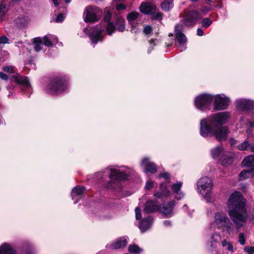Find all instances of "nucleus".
Listing matches in <instances>:
<instances>
[{
    "mask_svg": "<svg viewBox=\"0 0 254 254\" xmlns=\"http://www.w3.org/2000/svg\"><path fill=\"white\" fill-rule=\"evenodd\" d=\"M229 114L227 112L213 114L201 120L200 133L203 137L214 136L219 141L225 140L229 133L227 126H222L227 122Z\"/></svg>",
    "mask_w": 254,
    "mask_h": 254,
    "instance_id": "nucleus-1",
    "label": "nucleus"
},
{
    "mask_svg": "<svg viewBox=\"0 0 254 254\" xmlns=\"http://www.w3.org/2000/svg\"><path fill=\"white\" fill-rule=\"evenodd\" d=\"M246 200L238 191L233 192L228 200V214L237 229L243 227L248 219Z\"/></svg>",
    "mask_w": 254,
    "mask_h": 254,
    "instance_id": "nucleus-2",
    "label": "nucleus"
},
{
    "mask_svg": "<svg viewBox=\"0 0 254 254\" xmlns=\"http://www.w3.org/2000/svg\"><path fill=\"white\" fill-rule=\"evenodd\" d=\"M197 186L198 192L203 195L206 202H213V199L210 194L213 188L212 179L207 177L201 178L197 181Z\"/></svg>",
    "mask_w": 254,
    "mask_h": 254,
    "instance_id": "nucleus-3",
    "label": "nucleus"
},
{
    "mask_svg": "<svg viewBox=\"0 0 254 254\" xmlns=\"http://www.w3.org/2000/svg\"><path fill=\"white\" fill-rule=\"evenodd\" d=\"M102 15V10L93 5H88L85 8L83 14L84 20L86 22L93 23L98 21Z\"/></svg>",
    "mask_w": 254,
    "mask_h": 254,
    "instance_id": "nucleus-4",
    "label": "nucleus"
},
{
    "mask_svg": "<svg viewBox=\"0 0 254 254\" xmlns=\"http://www.w3.org/2000/svg\"><path fill=\"white\" fill-rule=\"evenodd\" d=\"M212 225L218 229H225L230 233L233 224L225 213L218 212L215 214L214 220L212 223Z\"/></svg>",
    "mask_w": 254,
    "mask_h": 254,
    "instance_id": "nucleus-5",
    "label": "nucleus"
},
{
    "mask_svg": "<svg viewBox=\"0 0 254 254\" xmlns=\"http://www.w3.org/2000/svg\"><path fill=\"white\" fill-rule=\"evenodd\" d=\"M66 88L65 80L60 77H56L48 84L47 92L52 95L58 94L64 91Z\"/></svg>",
    "mask_w": 254,
    "mask_h": 254,
    "instance_id": "nucleus-6",
    "label": "nucleus"
},
{
    "mask_svg": "<svg viewBox=\"0 0 254 254\" xmlns=\"http://www.w3.org/2000/svg\"><path fill=\"white\" fill-rule=\"evenodd\" d=\"M213 100V96L210 94H202L197 96L194 100L195 107L203 111L207 109Z\"/></svg>",
    "mask_w": 254,
    "mask_h": 254,
    "instance_id": "nucleus-7",
    "label": "nucleus"
},
{
    "mask_svg": "<svg viewBox=\"0 0 254 254\" xmlns=\"http://www.w3.org/2000/svg\"><path fill=\"white\" fill-rule=\"evenodd\" d=\"M109 172L112 180H125L130 174L128 169L124 170L121 168L111 169Z\"/></svg>",
    "mask_w": 254,
    "mask_h": 254,
    "instance_id": "nucleus-8",
    "label": "nucleus"
},
{
    "mask_svg": "<svg viewBox=\"0 0 254 254\" xmlns=\"http://www.w3.org/2000/svg\"><path fill=\"white\" fill-rule=\"evenodd\" d=\"M214 108L216 110L227 109L229 105V99L224 95H217L213 97Z\"/></svg>",
    "mask_w": 254,
    "mask_h": 254,
    "instance_id": "nucleus-9",
    "label": "nucleus"
},
{
    "mask_svg": "<svg viewBox=\"0 0 254 254\" xmlns=\"http://www.w3.org/2000/svg\"><path fill=\"white\" fill-rule=\"evenodd\" d=\"M200 18L198 12L191 11L187 13L184 18V22L187 26H191L197 22Z\"/></svg>",
    "mask_w": 254,
    "mask_h": 254,
    "instance_id": "nucleus-10",
    "label": "nucleus"
},
{
    "mask_svg": "<svg viewBox=\"0 0 254 254\" xmlns=\"http://www.w3.org/2000/svg\"><path fill=\"white\" fill-rule=\"evenodd\" d=\"M236 105L239 109L248 110L254 108V102L250 100L239 99L236 101Z\"/></svg>",
    "mask_w": 254,
    "mask_h": 254,
    "instance_id": "nucleus-11",
    "label": "nucleus"
},
{
    "mask_svg": "<svg viewBox=\"0 0 254 254\" xmlns=\"http://www.w3.org/2000/svg\"><path fill=\"white\" fill-rule=\"evenodd\" d=\"M156 6L149 2H143L140 5L139 10L145 14L151 15L156 11Z\"/></svg>",
    "mask_w": 254,
    "mask_h": 254,
    "instance_id": "nucleus-12",
    "label": "nucleus"
},
{
    "mask_svg": "<svg viewBox=\"0 0 254 254\" xmlns=\"http://www.w3.org/2000/svg\"><path fill=\"white\" fill-rule=\"evenodd\" d=\"M103 30L99 25H97L93 29L89 35L90 40L93 43L96 44L98 41L102 40L101 33Z\"/></svg>",
    "mask_w": 254,
    "mask_h": 254,
    "instance_id": "nucleus-13",
    "label": "nucleus"
},
{
    "mask_svg": "<svg viewBox=\"0 0 254 254\" xmlns=\"http://www.w3.org/2000/svg\"><path fill=\"white\" fill-rule=\"evenodd\" d=\"M160 208L158 202L153 200H148L145 204L143 211L146 213H153L159 210Z\"/></svg>",
    "mask_w": 254,
    "mask_h": 254,
    "instance_id": "nucleus-14",
    "label": "nucleus"
},
{
    "mask_svg": "<svg viewBox=\"0 0 254 254\" xmlns=\"http://www.w3.org/2000/svg\"><path fill=\"white\" fill-rule=\"evenodd\" d=\"M141 166L144 169L145 172H150L154 174L157 171V168L155 164L151 162L148 158H144L141 162Z\"/></svg>",
    "mask_w": 254,
    "mask_h": 254,
    "instance_id": "nucleus-15",
    "label": "nucleus"
},
{
    "mask_svg": "<svg viewBox=\"0 0 254 254\" xmlns=\"http://www.w3.org/2000/svg\"><path fill=\"white\" fill-rule=\"evenodd\" d=\"M175 205V201H171L163 205L161 212L165 217H170L173 215V207Z\"/></svg>",
    "mask_w": 254,
    "mask_h": 254,
    "instance_id": "nucleus-16",
    "label": "nucleus"
},
{
    "mask_svg": "<svg viewBox=\"0 0 254 254\" xmlns=\"http://www.w3.org/2000/svg\"><path fill=\"white\" fill-rule=\"evenodd\" d=\"M176 39L177 47L180 48L181 51H183L187 49L186 44L187 42L186 36L183 34H178L176 35Z\"/></svg>",
    "mask_w": 254,
    "mask_h": 254,
    "instance_id": "nucleus-17",
    "label": "nucleus"
},
{
    "mask_svg": "<svg viewBox=\"0 0 254 254\" xmlns=\"http://www.w3.org/2000/svg\"><path fill=\"white\" fill-rule=\"evenodd\" d=\"M221 240V236L219 234L214 233L210 238L207 243V246L210 248L214 249L216 248Z\"/></svg>",
    "mask_w": 254,
    "mask_h": 254,
    "instance_id": "nucleus-18",
    "label": "nucleus"
},
{
    "mask_svg": "<svg viewBox=\"0 0 254 254\" xmlns=\"http://www.w3.org/2000/svg\"><path fill=\"white\" fill-rule=\"evenodd\" d=\"M153 219L151 217L143 218L139 223V228L143 233L151 227Z\"/></svg>",
    "mask_w": 254,
    "mask_h": 254,
    "instance_id": "nucleus-19",
    "label": "nucleus"
},
{
    "mask_svg": "<svg viewBox=\"0 0 254 254\" xmlns=\"http://www.w3.org/2000/svg\"><path fill=\"white\" fill-rule=\"evenodd\" d=\"M13 79L17 83L23 85L26 89H30V85L27 77L18 75H13Z\"/></svg>",
    "mask_w": 254,
    "mask_h": 254,
    "instance_id": "nucleus-20",
    "label": "nucleus"
},
{
    "mask_svg": "<svg viewBox=\"0 0 254 254\" xmlns=\"http://www.w3.org/2000/svg\"><path fill=\"white\" fill-rule=\"evenodd\" d=\"M84 190L85 188L83 187H76L73 189L71 195L72 199L76 200L74 202L75 203H77L79 200L76 197L81 195L83 193Z\"/></svg>",
    "mask_w": 254,
    "mask_h": 254,
    "instance_id": "nucleus-21",
    "label": "nucleus"
},
{
    "mask_svg": "<svg viewBox=\"0 0 254 254\" xmlns=\"http://www.w3.org/2000/svg\"><path fill=\"white\" fill-rule=\"evenodd\" d=\"M0 254H16V251L10 245L5 243L0 247Z\"/></svg>",
    "mask_w": 254,
    "mask_h": 254,
    "instance_id": "nucleus-22",
    "label": "nucleus"
},
{
    "mask_svg": "<svg viewBox=\"0 0 254 254\" xmlns=\"http://www.w3.org/2000/svg\"><path fill=\"white\" fill-rule=\"evenodd\" d=\"M238 148L240 150L244 151L249 150L250 151L254 152V145L250 143L247 141H244L238 145Z\"/></svg>",
    "mask_w": 254,
    "mask_h": 254,
    "instance_id": "nucleus-23",
    "label": "nucleus"
},
{
    "mask_svg": "<svg viewBox=\"0 0 254 254\" xmlns=\"http://www.w3.org/2000/svg\"><path fill=\"white\" fill-rule=\"evenodd\" d=\"M242 164L245 167L252 168L254 170V155H250L245 158L242 161Z\"/></svg>",
    "mask_w": 254,
    "mask_h": 254,
    "instance_id": "nucleus-24",
    "label": "nucleus"
},
{
    "mask_svg": "<svg viewBox=\"0 0 254 254\" xmlns=\"http://www.w3.org/2000/svg\"><path fill=\"white\" fill-rule=\"evenodd\" d=\"M127 241L125 237H122L118 239L115 243L112 244L111 247L112 249H118L125 246L127 245Z\"/></svg>",
    "mask_w": 254,
    "mask_h": 254,
    "instance_id": "nucleus-25",
    "label": "nucleus"
},
{
    "mask_svg": "<svg viewBox=\"0 0 254 254\" xmlns=\"http://www.w3.org/2000/svg\"><path fill=\"white\" fill-rule=\"evenodd\" d=\"M254 175V170L249 169L248 170H243L239 175V180H244Z\"/></svg>",
    "mask_w": 254,
    "mask_h": 254,
    "instance_id": "nucleus-26",
    "label": "nucleus"
},
{
    "mask_svg": "<svg viewBox=\"0 0 254 254\" xmlns=\"http://www.w3.org/2000/svg\"><path fill=\"white\" fill-rule=\"evenodd\" d=\"M223 155L224 156L220 158L221 163L223 166H228L233 163V158L230 155H227L224 153Z\"/></svg>",
    "mask_w": 254,
    "mask_h": 254,
    "instance_id": "nucleus-27",
    "label": "nucleus"
},
{
    "mask_svg": "<svg viewBox=\"0 0 254 254\" xmlns=\"http://www.w3.org/2000/svg\"><path fill=\"white\" fill-rule=\"evenodd\" d=\"M161 6L163 10L168 11L173 7V0H164Z\"/></svg>",
    "mask_w": 254,
    "mask_h": 254,
    "instance_id": "nucleus-28",
    "label": "nucleus"
},
{
    "mask_svg": "<svg viewBox=\"0 0 254 254\" xmlns=\"http://www.w3.org/2000/svg\"><path fill=\"white\" fill-rule=\"evenodd\" d=\"M125 20L121 16H118L117 19V21L116 22V26L117 29L123 32L125 30Z\"/></svg>",
    "mask_w": 254,
    "mask_h": 254,
    "instance_id": "nucleus-29",
    "label": "nucleus"
},
{
    "mask_svg": "<svg viewBox=\"0 0 254 254\" xmlns=\"http://www.w3.org/2000/svg\"><path fill=\"white\" fill-rule=\"evenodd\" d=\"M223 148L221 146H218L214 148L211 151V154L213 158H217L221 154H224Z\"/></svg>",
    "mask_w": 254,
    "mask_h": 254,
    "instance_id": "nucleus-30",
    "label": "nucleus"
},
{
    "mask_svg": "<svg viewBox=\"0 0 254 254\" xmlns=\"http://www.w3.org/2000/svg\"><path fill=\"white\" fill-rule=\"evenodd\" d=\"M34 49L36 52H39L42 49V39L40 37L36 38L33 40Z\"/></svg>",
    "mask_w": 254,
    "mask_h": 254,
    "instance_id": "nucleus-31",
    "label": "nucleus"
},
{
    "mask_svg": "<svg viewBox=\"0 0 254 254\" xmlns=\"http://www.w3.org/2000/svg\"><path fill=\"white\" fill-rule=\"evenodd\" d=\"M140 15V13L136 11H133L129 13L127 16L128 21L130 23L135 21Z\"/></svg>",
    "mask_w": 254,
    "mask_h": 254,
    "instance_id": "nucleus-32",
    "label": "nucleus"
},
{
    "mask_svg": "<svg viewBox=\"0 0 254 254\" xmlns=\"http://www.w3.org/2000/svg\"><path fill=\"white\" fill-rule=\"evenodd\" d=\"M142 251L141 249L135 244L130 245L128 247V251L131 253L139 254L142 252Z\"/></svg>",
    "mask_w": 254,
    "mask_h": 254,
    "instance_id": "nucleus-33",
    "label": "nucleus"
},
{
    "mask_svg": "<svg viewBox=\"0 0 254 254\" xmlns=\"http://www.w3.org/2000/svg\"><path fill=\"white\" fill-rule=\"evenodd\" d=\"M42 39V44L46 46L50 47L52 46L51 35H47L44 36Z\"/></svg>",
    "mask_w": 254,
    "mask_h": 254,
    "instance_id": "nucleus-34",
    "label": "nucleus"
},
{
    "mask_svg": "<svg viewBox=\"0 0 254 254\" xmlns=\"http://www.w3.org/2000/svg\"><path fill=\"white\" fill-rule=\"evenodd\" d=\"M8 11V8L5 4L2 2L0 5V20L3 19V17L6 12Z\"/></svg>",
    "mask_w": 254,
    "mask_h": 254,
    "instance_id": "nucleus-35",
    "label": "nucleus"
},
{
    "mask_svg": "<svg viewBox=\"0 0 254 254\" xmlns=\"http://www.w3.org/2000/svg\"><path fill=\"white\" fill-rule=\"evenodd\" d=\"M159 190L165 196H168L169 195L170 191L168 190L166 186L164 184L162 183L160 185Z\"/></svg>",
    "mask_w": 254,
    "mask_h": 254,
    "instance_id": "nucleus-36",
    "label": "nucleus"
},
{
    "mask_svg": "<svg viewBox=\"0 0 254 254\" xmlns=\"http://www.w3.org/2000/svg\"><path fill=\"white\" fill-rule=\"evenodd\" d=\"M151 15H152V18L154 19L161 20L162 18V13L158 11L157 8L154 13L151 14Z\"/></svg>",
    "mask_w": 254,
    "mask_h": 254,
    "instance_id": "nucleus-37",
    "label": "nucleus"
},
{
    "mask_svg": "<svg viewBox=\"0 0 254 254\" xmlns=\"http://www.w3.org/2000/svg\"><path fill=\"white\" fill-rule=\"evenodd\" d=\"M212 24V21L208 18H204L202 21V25L206 28Z\"/></svg>",
    "mask_w": 254,
    "mask_h": 254,
    "instance_id": "nucleus-38",
    "label": "nucleus"
},
{
    "mask_svg": "<svg viewBox=\"0 0 254 254\" xmlns=\"http://www.w3.org/2000/svg\"><path fill=\"white\" fill-rule=\"evenodd\" d=\"M115 27L112 23H109L107 25V31L108 34L111 35L114 32Z\"/></svg>",
    "mask_w": 254,
    "mask_h": 254,
    "instance_id": "nucleus-39",
    "label": "nucleus"
},
{
    "mask_svg": "<svg viewBox=\"0 0 254 254\" xmlns=\"http://www.w3.org/2000/svg\"><path fill=\"white\" fill-rule=\"evenodd\" d=\"M222 245L223 247L226 248L228 251H232L233 250V246L230 242H227L226 240H224L222 242Z\"/></svg>",
    "mask_w": 254,
    "mask_h": 254,
    "instance_id": "nucleus-40",
    "label": "nucleus"
},
{
    "mask_svg": "<svg viewBox=\"0 0 254 254\" xmlns=\"http://www.w3.org/2000/svg\"><path fill=\"white\" fill-rule=\"evenodd\" d=\"M183 31V26L182 24H177L175 27V35L178 34H182Z\"/></svg>",
    "mask_w": 254,
    "mask_h": 254,
    "instance_id": "nucleus-41",
    "label": "nucleus"
},
{
    "mask_svg": "<svg viewBox=\"0 0 254 254\" xmlns=\"http://www.w3.org/2000/svg\"><path fill=\"white\" fill-rule=\"evenodd\" d=\"M182 183L175 184L172 186V190L175 193L178 192L180 191L182 187Z\"/></svg>",
    "mask_w": 254,
    "mask_h": 254,
    "instance_id": "nucleus-42",
    "label": "nucleus"
},
{
    "mask_svg": "<svg viewBox=\"0 0 254 254\" xmlns=\"http://www.w3.org/2000/svg\"><path fill=\"white\" fill-rule=\"evenodd\" d=\"M238 241L242 245H244L246 243V236L243 233H240L239 236Z\"/></svg>",
    "mask_w": 254,
    "mask_h": 254,
    "instance_id": "nucleus-43",
    "label": "nucleus"
},
{
    "mask_svg": "<svg viewBox=\"0 0 254 254\" xmlns=\"http://www.w3.org/2000/svg\"><path fill=\"white\" fill-rule=\"evenodd\" d=\"M3 70L5 72L12 73L14 72V67L11 65L4 66L3 68Z\"/></svg>",
    "mask_w": 254,
    "mask_h": 254,
    "instance_id": "nucleus-44",
    "label": "nucleus"
},
{
    "mask_svg": "<svg viewBox=\"0 0 254 254\" xmlns=\"http://www.w3.org/2000/svg\"><path fill=\"white\" fill-rule=\"evenodd\" d=\"M135 218L137 220H139L141 218V209L136 207L135 210Z\"/></svg>",
    "mask_w": 254,
    "mask_h": 254,
    "instance_id": "nucleus-45",
    "label": "nucleus"
},
{
    "mask_svg": "<svg viewBox=\"0 0 254 254\" xmlns=\"http://www.w3.org/2000/svg\"><path fill=\"white\" fill-rule=\"evenodd\" d=\"M143 32L146 35L150 34L152 32V28L150 26H146L144 28Z\"/></svg>",
    "mask_w": 254,
    "mask_h": 254,
    "instance_id": "nucleus-46",
    "label": "nucleus"
},
{
    "mask_svg": "<svg viewBox=\"0 0 254 254\" xmlns=\"http://www.w3.org/2000/svg\"><path fill=\"white\" fill-rule=\"evenodd\" d=\"M246 252L250 254H253L254 253V247H246L244 248Z\"/></svg>",
    "mask_w": 254,
    "mask_h": 254,
    "instance_id": "nucleus-47",
    "label": "nucleus"
},
{
    "mask_svg": "<svg viewBox=\"0 0 254 254\" xmlns=\"http://www.w3.org/2000/svg\"><path fill=\"white\" fill-rule=\"evenodd\" d=\"M64 19V16L63 14L60 13L57 16V17L56 19V22L57 23L61 22L63 21Z\"/></svg>",
    "mask_w": 254,
    "mask_h": 254,
    "instance_id": "nucleus-48",
    "label": "nucleus"
},
{
    "mask_svg": "<svg viewBox=\"0 0 254 254\" xmlns=\"http://www.w3.org/2000/svg\"><path fill=\"white\" fill-rule=\"evenodd\" d=\"M8 39L6 36L0 37V44H6L8 43Z\"/></svg>",
    "mask_w": 254,
    "mask_h": 254,
    "instance_id": "nucleus-49",
    "label": "nucleus"
},
{
    "mask_svg": "<svg viewBox=\"0 0 254 254\" xmlns=\"http://www.w3.org/2000/svg\"><path fill=\"white\" fill-rule=\"evenodd\" d=\"M153 187V183L152 182L148 181L146 182L145 189L146 190H150Z\"/></svg>",
    "mask_w": 254,
    "mask_h": 254,
    "instance_id": "nucleus-50",
    "label": "nucleus"
},
{
    "mask_svg": "<svg viewBox=\"0 0 254 254\" xmlns=\"http://www.w3.org/2000/svg\"><path fill=\"white\" fill-rule=\"evenodd\" d=\"M112 14L110 12H107L104 17V21L108 22L111 18Z\"/></svg>",
    "mask_w": 254,
    "mask_h": 254,
    "instance_id": "nucleus-51",
    "label": "nucleus"
},
{
    "mask_svg": "<svg viewBox=\"0 0 254 254\" xmlns=\"http://www.w3.org/2000/svg\"><path fill=\"white\" fill-rule=\"evenodd\" d=\"M116 9L118 10H122V9H125L126 8V6L122 3H118L116 4Z\"/></svg>",
    "mask_w": 254,
    "mask_h": 254,
    "instance_id": "nucleus-52",
    "label": "nucleus"
},
{
    "mask_svg": "<svg viewBox=\"0 0 254 254\" xmlns=\"http://www.w3.org/2000/svg\"><path fill=\"white\" fill-rule=\"evenodd\" d=\"M176 195L175 196L176 198H177L178 200L181 199L182 198H183L184 196V194L183 193L181 192L180 191L176 193Z\"/></svg>",
    "mask_w": 254,
    "mask_h": 254,
    "instance_id": "nucleus-53",
    "label": "nucleus"
},
{
    "mask_svg": "<svg viewBox=\"0 0 254 254\" xmlns=\"http://www.w3.org/2000/svg\"><path fill=\"white\" fill-rule=\"evenodd\" d=\"M159 177L164 178L165 179H170V175L169 173L165 172L163 173H161L159 175Z\"/></svg>",
    "mask_w": 254,
    "mask_h": 254,
    "instance_id": "nucleus-54",
    "label": "nucleus"
},
{
    "mask_svg": "<svg viewBox=\"0 0 254 254\" xmlns=\"http://www.w3.org/2000/svg\"><path fill=\"white\" fill-rule=\"evenodd\" d=\"M163 196H164L163 194L160 190L154 193V196L157 198H160Z\"/></svg>",
    "mask_w": 254,
    "mask_h": 254,
    "instance_id": "nucleus-55",
    "label": "nucleus"
},
{
    "mask_svg": "<svg viewBox=\"0 0 254 254\" xmlns=\"http://www.w3.org/2000/svg\"><path fill=\"white\" fill-rule=\"evenodd\" d=\"M51 41L52 42V44L58 43V39L57 36L51 35Z\"/></svg>",
    "mask_w": 254,
    "mask_h": 254,
    "instance_id": "nucleus-56",
    "label": "nucleus"
},
{
    "mask_svg": "<svg viewBox=\"0 0 254 254\" xmlns=\"http://www.w3.org/2000/svg\"><path fill=\"white\" fill-rule=\"evenodd\" d=\"M51 41L52 42V44L58 43V39L57 36L51 35Z\"/></svg>",
    "mask_w": 254,
    "mask_h": 254,
    "instance_id": "nucleus-57",
    "label": "nucleus"
},
{
    "mask_svg": "<svg viewBox=\"0 0 254 254\" xmlns=\"http://www.w3.org/2000/svg\"><path fill=\"white\" fill-rule=\"evenodd\" d=\"M0 78L2 79L6 80L8 78L7 75L5 73L0 72Z\"/></svg>",
    "mask_w": 254,
    "mask_h": 254,
    "instance_id": "nucleus-58",
    "label": "nucleus"
},
{
    "mask_svg": "<svg viewBox=\"0 0 254 254\" xmlns=\"http://www.w3.org/2000/svg\"><path fill=\"white\" fill-rule=\"evenodd\" d=\"M197 35L199 36H202L203 35V30L200 28H198L197 30Z\"/></svg>",
    "mask_w": 254,
    "mask_h": 254,
    "instance_id": "nucleus-59",
    "label": "nucleus"
},
{
    "mask_svg": "<svg viewBox=\"0 0 254 254\" xmlns=\"http://www.w3.org/2000/svg\"><path fill=\"white\" fill-rule=\"evenodd\" d=\"M157 42V40L156 39H151L149 41V43L150 44V45H152L153 44V46H154L156 44Z\"/></svg>",
    "mask_w": 254,
    "mask_h": 254,
    "instance_id": "nucleus-60",
    "label": "nucleus"
},
{
    "mask_svg": "<svg viewBox=\"0 0 254 254\" xmlns=\"http://www.w3.org/2000/svg\"><path fill=\"white\" fill-rule=\"evenodd\" d=\"M171 222L169 220H166L164 222V224L166 226H171Z\"/></svg>",
    "mask_w": 254,
    "mask_h": 254,
    "instance_id": "nucleus-61",
    "label": "nucleus"
},
{
    "mask_svg": "<svg viewBox=\"0 0 254 254\" xmlns=\"http://www.w3.org/2000/svg\"><path fill=\"white\" fill-rule=\"evenodd\" d=\"M52 1L54 2L55 5L56 6H58L60 4V0H52Z\"/></svg>",
    "mask_w": 254,
    "mask_h": 254,
    "instance_id": "nucleus-62",
    "label": "nucleus"
},
{
    "mask_svg": "<svg viewBox=\"0 0 254 254\" xmlns=\"http://www.w3.org/2000/svg\"><path fill=\"white\" fill-rule=\"evenodd\" d=\"M247 133L248 135V136H250V135H252V130L251 128H248L247 129Z\"/></svg>",
    "mask_w": 254,
    "mask_h": 254,
    "instance_id": "nucleus-63",
    "label": "nucleus"
},
{
    "mask_svg": "<svg viewBox=\"0 0 254 254\" xmlns=\"http://www.w3.org/2000/svg\"><path fill=\"white\" fill-rule=\"evenodd\" d=\"M187 208H188V206H187L186 205H184L183 206V208L184 210H187Z\"/></svg>",
    "mask_w": 254,
    "mask_h": 254,
    "instance_id": "nucleus-64",
    "label": "nucleus"
}]
</instances>
